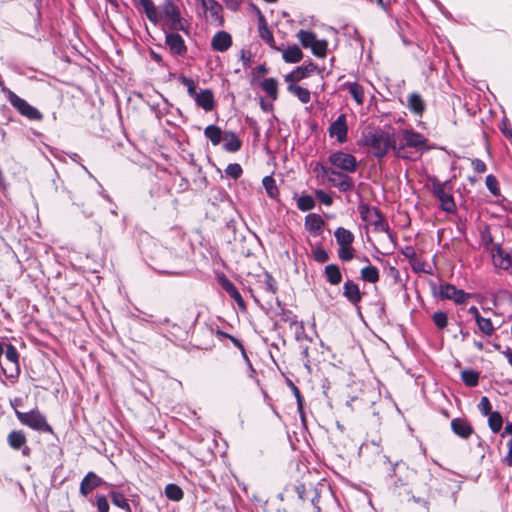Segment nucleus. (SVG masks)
<instances>
[{
	"label": "nucleus",
	"mask_w": 512,
	"mask_h": 512,
	"mask_svg": "<svg viewBox=\"0 0 512 512\" xmlns=\"http://www.w3.org/2000/svg\"><path fill=\"white\" fill-rule=\"evenodd\" d=\"M360 277L365 282L376 283L379 281L380 278L379 270L377 269V267L369 263L367 266L361 269Z\"/></svg>",
	"instance_id": "72a5a7b5"
},
{
	"label": "nucleus",
	"mask_w": 512,
	"mask_h": 512,
	"mask_svg": "<svg viewBox=\"0 0 512 512\" xmlns=\"http://www.w3.org/2000/svg\"><path fill=\"white\" fill-rule=\"evenodd\" d=\"M316 205V201L312 195L302 193L297 198V208L302 212L312 210Z\"/></svg>",
	"instance_id": "a19ab883"
},
{
	"label": "nucleus",
	"mask_w": 512,
	"mask_h": 512,
	"mask_svg": "<svg viewBox=\"0 0 512 512\" xmlns=\"http://www.w3.org/2000/svg\"><path fill=\"white\" fill-rule=\"evenodd\" d=\"M407 107L414 115L422 116L426 105L422 96L418 92H413L408 96Z\"/></svg>",
	"instance_id": "b1692460"
},
{
	"label": "nucleus",
	"mask_w": 512,
	"mask_h": 512,
	"mask_svg": "<svg viewBox=\"0 0 512 512\" xmlns=\"http://www.w3.org/2000/svg\"><path fill=\"white\" fill-rule=\"evenodd\" d=\"M310 49L314 56L318 58H324L327 54L328 41L326 39H316L315 43H313Z\"/></svg>",
	"instance_id": "de8ad7c7"
},
{
	"label": "nucleus",
	"mask_w": 512,
	"mask_h": 512,
	"mask_svg": "<svg viewBox=\"0 0 512 512\" xmlns=\"http://www.w3.org/2000/svg\"><path fill=\"white\" fill-rule=\"evenodd\" d=\"M439 297L443 300H452L456 304H463L467 301L469 295L462 289H458L455 285L445 283L440 285Z\"/></svg>",
	"instance_id": "9b49d317"
},
{
	"label": "nucleus",
	"mask_w": 512,
	"mask_h": 512,
	"mask_svg": "<svg viewBox=\"0 0 512 512\" xmlns=\"http://www.w3.org/2000/svg\"><path fill=\"white\" fill-rule=\"evenodd\" d=\"M165 44L173 56L184 57L187 54V45L177 32H165Z\"/></svg>",
	"instance_id": "9d476101"
},
{
	"label": "nucleus",
	"mask_w": 512,
	"mask_h": 512,
	"mask_svg": "<svg viewBox=\"0 0 512 512\" xmlns=\"http://www.w3.org/2000/svg\"><path fill=\"white\" fill-rule=\"evenodd\" d=\"M485 184H486L487 189L493 196L500 195L499 183H498L497 178L494 175H492V174L487 175L486 179H485Z\"/></svg>",
	"instance_id": "13d9d810"
},
{
	"label": "nucleus",
	"mask_w": 512,
	"mask_h": 512,
	"mask_svg": "<svg viewBox=\"0 0 512 512\" xmlns=\"http://www.w3.org/2000/svg\"><path fill=\"white\" fill-rule=\"evenodd\" d=\"M328 161L331 165L345 173H354L358 167L356 157L341 150L332 152L328 157Z\"/></svg>",
	"instance_id": "423d86ee"
},
{
	"label": "nucleus",
	"mask_w": 512,
	"mask_h": 512,
	"mask_svg": "<svg viewBox=\"0 0 512 512\" xmlns=\"http://www.w3.org/2000/svg\"><path fill=\"white\" fill-rule=\"evenodd\" d=\"M257 11L258 18V31L260 38L266 42L271 48H275V40L272 31L267 25V21L261 10L256 6L252 5Z\"/></svg>",
	"instance_id": "2eb2a0df"
},
{
	"label": "nucleus",
	"mask_w": 512,
	"mask_h": 512,
	"mask_svg": "<svg viewBox=\"0 0 512 512\" xmlns=\"http://www.w3.org/2000/svg\"><path fill=\"white\" fill-rule=\"evenodd\" d=\"M225 174L234 180L239 179L243 174V169L238 163H230L225 168Z\"/></svg>",
	"instance_id": "bf43d9fd"
},
{
	"label": "nucleus",
	"mask_w": 512,
	"mask_h": 512,
	"mask_svg": "<svg viewBox=\"0 0 512 512\" xmlns=\"http://www.w3.org/2000/svg\"><path fill=\"white\" fill-rule=\"evenodd\" d=\"M347 120L345 114H340L337 119L331 123L329 127V134L331 137L336 136L339 143L347 141Z\"/></svg>",
	"instance_id": "4468645a"
},
{
	"label": "nucleus",
	"mask_w": 512,
	"mask_h": 512,
	"mask_svg": "<svg viewBox=\"0 0 512 512\" xmlns=\"http://www.w3.org/2000/svg\"><path fill=\"white\" fill-rule=\"evenodd\" d=\"M262 89L267 93L272 100L277 99L278 95V82L275 78H266L261 82Z\"/></svg>",
	"instance_id": "79ce46f5"
},
{
	"label": "nucleus",
	"mask_w": 512,
	"mask_h": 512,
	"mask_svg": "<svg viewBox=\"0 0 512 512\" xmlns=\"http://www.w3.org/2000/svg\"><path fill=\"white\" fill-rule=\"evenodd\" d=\"M503 425V417L499 411H493L488 416V426L493 433H498Z\"/></svg>",
	"instance_id": "a18cd8bd"
},
{
	"label": "nucleus",
	"mask_w": 512,
	"mask_h": 512,
	"mask_svg": "<svg viewBox=\"0 0 512 512\" xmlns=\"http://www.w3.org/2000/svg\"><path fill=\"white\" fill-rule=\"evenodd\" d=\"M450 426L452 432L462 439H468L474 433L471 423L464 418L452 419Z\"/></svg>",
	"instance_id": "dca6fc26"
},
{
	"label": "nucleus",
	"mask_w": 512,
	"mask_h": 512,
	"mask_svg": "<svg viewBox=\"0 0 512 512\" xmlns=\"http://www.w3.org/2000/svg\"><path fill=\"white\" fill-rule=\"evenodd\" d=\"M93 505L97 507L98 512H109L110 505L107 496L103 494H96L95 503Z\"/></svg>",
	"instance_id": "e2e57ef3"
},
{
	"label": "nucleus",
	"mask_w": 512,
	"mask_h": 512,
	"mask_svg": "<svg viewBox=\"0 0 512 512\" xmlns=\"http://www.w3.org/2000/svg\"><path fill=\"white\" fill-rule=\"evenodd\" d=\"M161 12L167 21L181 14L179 7L174 3V0H164L161 5Z\"/></svg>",
	"instance_id": "4c0bfd02"
},
{
	"label": "nucleus",
	"mask_w": 512,
	"mask_h": 512,
	"mask_svg": "<svg viewBox=\"0 0 512 512\" xmlns=\"http://www.w3.org/2000/svg\"><path fill=\"white\" fill-rule=\"evenodd\" d=\"M194 100L198 107L204 109L207 112L212 111L215 107L214 94L211 89L201 90L196 95Z\"/></svg>",
	"instance_id": "5701e85b"
},
{
	"label": "nucleus",
	"mask_w": 512,
	"mask_h": 512,
	"mask_svg": "<svg viewBox=\"0 0 512 512\" xmlns=\"http://www.w3.org/2000/svg\"><path fill=\"white\" fill-rule=\"evenodd\" d=\"M26 442V435L22 430H13L7 436V443L13 450H20Z\"/></svg>",
	"instance_id": "c85d7f7f"
},
{
	"label": "nucleus",
	"mask_w": 512,
	"mask_h": 512,
	"mask_svg": "<svg viewBox=\"0 0 512 512\" xmlns=\"http://www.w3.org/2000/svg\"><path fill=\"white\" fill-rule=\"evenodd\" d=\"M295 328V339L297 341H301L303 339L312 342V338L309 337L305 332V327L303 321H298L297 324L294 325Z\"/></svg>",
	"instance_id": "0e129e2a"
},
{
	"label": "nucleus",
	"mask_w": 512,
	"mask_h": 512,
	"mask_svg": "<svg viewBox=\"0 0 512 512\" xmlns=\"http://www.w3.org/2000/svg\"><path fill=\"white\" fill-rule=\"evenodd\" d=\"M5 364L7 367H2L4 374L7 377H13L14 373L19 374V354L14 345L7 343L5 345Z\"/></svg>",
	"instance_id": "6e6552de"
},
{
	"label": "nucleus",
	"mask_w": 512,
	"mask_h": 512,
	"mask_svg": "<svg viewBox=\"0 0 512 512\" xmlns=\"http://www.w3.org/2000/svg\"><path fill=\"white\" fill-rule=\"evenodd\" d=\"M374 208L375 207H371L367 203L361 202L358 206V211H359L361 219L365 222L370 223V221L374 217Z\"/></svg>",
	"instance_id": "603ef678"
},
{
	"label": "nucleus",
	"mask_w": 512,
	"mask_h": 512,
	"mask_svg": "<svg viewBox=\"0 0 512 512\" xmlns=\"http://www.w3.org/2000/svg\"><path fill=\"white\" fill-rule=\"evenodd\" d=\"M15 415L18 421L29 428L46 433H53L52 427L47 423L46 417L37 409L29 412H21L15 409Z\"/></svg>",
	"instance_id": "20e7f679"
},
{
	"label": "nucleus",
	"mask_w": 512,
	"mask_h": 512,
	"mask_svg": "<svg viewBox=\"0 0 512 512\" xmlns=\"http://www.w3.org/2000/svg\"><path fill=\"white\" fill-rule=\"evenodd\" d=\"M216 336L218 337V339L220 341H223L224 339H229L233 343V345L240 350V352L245 350V347H244L243 343L241 342V340L234 337L233 335H230L227 332L220 330L219 328H217V330H216Z\"/></svg>",
	"instance_id": "864d4df0"
},
{
	"label": "nucleus",
	"mask_w": 512,
	"mask_h": 512,
	"mask_svg": "<svg viewBox=\"0 0 512 512\" xmlns=\"http://www.w3.org/2000/svg\"><path fill=\"white\" fill-rule=\"evenodd\" d=\"M265 290L269 293L276 294L278 290L277 282L269 273L265 274L264 279Z\"/></svg>",
	"instance_id": "69168bd1"
},
{
	"label": "nucleus",
	"mask_w": 512,
	"mask_h": 512,
	"mask_svg": "<svg viewBox=\"0 0 512 512\" xmlns=\"http://www.w3.org/2000/svg\"><path fill=\"white\" fill-rule=\"evenodd\" d=\"M324 225V220L316 213H310L305 217V229L313 236L321 235Z\"/></svg>",
	"instance_id": "412c9836"
},
{
	"label": "nucleus",
	"mask_w": 512,
	"mask_h": 512,
	"mask_svg": "<svg viewBox=\"0 0 512 512\" xmlns=\"http://www.w3.org/2000/svg\"><path fill=\"white\" fill-rule=\"evenodd\" d=\"M200 2L204 11L209 12L212 21L215 22L218 26L223 25V8L221 4L216 0H200Z\"/></svg>",
	"instance_id": "a211bd4d"
},
{
	"label": "nucleus",
	"mask_w": 512,
	"mask_h": 512,
	"mask_svg": "<svg viewBox=\"0 0 512 512\" xmlns=\"http://www.w3.org/2000/svg\"><path fill=\"white\" fill-rule=\"evenodd\" d=\"M324 276L327 282L333 286H336L342 282L343 276L339 265L328 264L324 268Z\"/></svg>",
	"instance_id": "cd10ccee"
},
{
	"label": "nucleus",
	"mask_w": 512,
	"mask_h": 512,
	"mask_svg": "<svg viewBox=\"0 0 512 512\" xmlns=\"http://www.w3.org/2000/svg\"><path fill=\"white\" fill-rule=\"evenodd\" d=\"M191 164L195 167L197 174L194 179V183L201 189L207 188L209 182L207 180L205 173L202 170V167L197 166L193 161L191 162Z\"/></svg>",
	"instance_id": "6e6d98bb"
},
{
	"label": "nucleus",
	"mask_w": 512,
	"mask_h": 512,
	"mask_svg": "<svg viewBox=\"0 0 512 512\" xmlns=\"http://www.w3.org/2000/svg\"><path fill=\"white\" fill-rule=\"evenodd\" d=\"M204 136L210 140L213 146H217L224 139V132L215 124H210L204 129Z\"/></svg>",
	"instance_id": "7c9ffc66"
},
{
	"label": "nucleus",
	"mask_w": 512,
	"mask_h": 512,
	"mask_svg": "<svg viewBox=\"0 0 512 512\" xmlns=\"http://www.w3.org/2000/svg\"><path fill=\"white\" fill-rule=\"evenodd\" d=\"M297 37L304 48H311L315 40L317 39L316 34L309 30H299Z\"/></svg>",
	"instance_id": "37998d69"
},
{
	"label": "nucleus",
	"mask_w": 512,
	"mask_h": 512,
	"mask_svg": "<svg viewBox=\"0 0 512 512\" xmlns=\"http://www.w3.org/2000/svg\"><path fill=\"white\" fill-rule=\"evenodd\" d=\"M475 321L477 323L479 330L484 335L491 336L494 333L495 327L493 326V323L490 318H484L481 316Z\"/></svg>",
	"instance_id": "3c124183"
},
{
	"label": "nucleus",
	"mask_w": 512,
	"mask_h": 512,
	"mask_svg": "<svg viewBox=\"0 0 512 512\" xmlns=\"http://www.w3.org/2000/svg\"><path fill=\"white\" fill-rule=\"evenodd\" d=\"M348 90L351 97L357 102V104H363L364 90L361 85L356 82L348 83Z\"/></svg>",
	"instance_id": "09e8293b"
},
{
	"label": "nucleus",
	"mask_w": 512,
	"mask_h": 512,
	"mask_svg": "<svg viewBox=\"0 0 512 512\" xmlns=\"http://www.w3.org/2000/svg\"><path fill=\"white\" fill-rule=\"evenodd\" d=\"M218 282L222 289L237 303L238 308L241 311L246 310V303L233 282L230 281L224 274L218 277Z\"/></svg>",
	"instance_id": "ddd939ff"
},
{
	"label": "nucleus",
	"mask_w": 512,
	"mask_h": 512,
	"mask_svg": "<svg viewBox=\"0 0 512 512\" xmlns=\"http://www.w3.org/2000/svg\"><path fill=\"white\" fill-rule=\"evenodd\" d=\"M313 257L318 263H325L329 260V254L322 246H318L313 250Z\"/></svg>",
	"instance_id": "338daca9"
},
{
	"label": "nucleus",
	"mask_w": 512,
	"mask_h": 512,
	"mask_svg": "<svg viewBox=\"0 0 512 512\" xmlns=\"http://www.w3.org/2000/svg\"><path fill=\"white\" fill-rule=\"evenodd\" d=\"M277 315L280 316V320L282 322H288L290 327H293L298 322L297 315H295L291 310L282 309V311H279Z\"/></svg>",
	"instance_id": "680f3d73"
},
{
	"label": "nucleus",
	"mask_w": 512,
	"mask_h": 512,
	"mask_svg": "<svg viewBox=\"0 0 512 512\" xmlns=\"http://www.w3.org/2000/svg\"><path fill=\"white\" fill-rule=\"evenodd\" d=\"M432 320L438 329H444L448 325V315L444 311H436L432 315Z\"/></svg>",
	"instance_id": "5fc2aeb1"
},
{
	"label": "nucleus",
	"mask_w": 512,
	"mask_h": 512,
	"mask_svg": "<svg viewBox=\"0 0 512 512\" xmlns=\"http://www.w3.org/2000/svg\"><path fill=\"white\" fill-rule=\"evenodd\" d=\"M334 236L339 246L352 245L354 241L353 233L343 227H338L334 232Z\"/></svg>",
	"instance_id": "f704fd0d"
},
{
	"label": "nucleus",
	"mask_w": 512,
	"mask_h": 512,
	"mask_svg": "<svg viewBox=\"0 0 512 512\" xmlns=\"http://www.w3.org/2000/svg\"><path fill=\"white\" fill-rule=\"evenodd\" d=\"M104 486L106 488L114 487L113 484L106 482L103 478L98 476L96 473L90 471L88 472L80 483V494L82 496H87L94 489Z\"/></svg>",
	"instance_id": "1a4fd4ad"
},
{
	"label": "nucleus",
	"mask_w": 512,
	"mask_h": 512,
	"mask_svg": "<svg viewBox=\"0 0 512 512\" xmlns=\"http://www.w3.org/2000/svg\"><path fill=\"white\" fill-rule=\"evenodd\" d=\"M139 250L144 261L158 274L166 276L181 275L175 268L178 256L167 247L159 244L148 234L141 236Z\"/></svg>",
	"instance_id": "f257e3e1"
},
{
	"label": "nucleus",
	"mask_w": 512,
	"mask_h": 512,
	"mask_svg": "<svg viewBox=\"0 0 512 512\" xmlns=\"http://www.w3.org/2000/svg\"><path fill=\"white\" fill-rule=\"evenodd\" d=\"M2 92L11 104V106L23 117L30 121H41L43 114L34 106L29 104L25 99L18 96L15 92L7 87L2 88Z\"/></svg>",
	"instance_id": "7ed1b4c3"
},
{
	"label": "nucleus",
	"mask_w": 512,
	"mask_h": 512,
	"mask_svg": "<svg viewBox=\"0 0 512 512\" xmlns=\"http://www.w3.org/2000/svg\"><path fill=\"white\" fill-rule=\"evenodd\" d=\"M168 22L169 29L171 30L170 32L183 31L188 33L189 23L181 16V14L169 19Z\"/></svg>",
	"instance_id": "ea45409f"
},
{
	"label": "nucleus",
	"mask_w": 512,
	"mask_h": 512,
	"mask_svg": "<svg viewBox=\"0 0 512 512\" xmlns=\"http://www.w3.org/2000/svg\"><path fill=\"white\" fill-rule=\"evenodd\" d=\"M447 186H451V181L440 182L437 178L432 179V193L440 201V209L446 213H454L456 204L453 195L445 191Z\"/></svg>",
	"instance_id": "39448f33"
},
{
	"label": "nucleus",
	"mask_w": 512,
	"mask_h": 512,
	"mask_svg": "<svg viewBox=\"0 0 512 512\" xmlns=\"http://www.w3.org/2000/svg\"><path fill=\"white\" fill-rule=\"evenodd\" d=\"M310 484L308 485L304 483H297L295 485H292L291 487H288L286 489L287 492L292 491L297 494L298 498L302 500L303 502L309 501L308 498V490H310Z\"/></svg>",
	"instance_id": "49530a36"
},
{
	"label": "nucleus",
	"mask_w": 512,
	"mask_h": 512,
	"mask_svg": "<svg viewBox=\"0 0 512 512\" xmlns=\"http://www.w3.org/2000/svg\"><path fill=\"white\" fill-rule=\"evenodd\" d=\"M308 492V498L310 504L314 508L315 512H321V498L322 496L331 494L329 486L325 483H318L316 486L310 484V490Z\"/></svg>",
	"instance_id": "f8f14e48"
},
{
	"label": "nucleus",
	"mask_w": 512,
	"mask_h": 512,
	"mask_svg": "<svg viewBox=\"0 0 512 512\" xmlns=\"http://www.w3.org/2000/svg\"><path fill=\"white\" fill-rule=\"evenodd\" d=\"M262 185L269 198L276 200L279 196V189L272 175H267L262 179Z\"/></svg>",
	"instance_id": "c9c22d12"
},
{
	"label": "nucleus",
	"mask_w": 512,
	"mask_h": 512,
	"mask_svg": "<svg viewBox=\"0 0 512 512\" xmlns=\"http://www.w3.org/2000/svg\"><path fill=\"white\" fill-rule=\"evenodd\" d=\"M288 385L290 386V388H291V390L293 392V397H295V399H296L297 409H298L301 417L303 418V415H304V413H303L304 398L301 395V392L298 389V387L291 380L288 381Z\"/></svg>",
	"instance_id": "4d7b16f0"
},
{
	"label": "nucleus",
	"mask_w": 512,
	"mask_h": 512,
	"mask_svg": "<svg viewBox=\"0 0 512 512\" xmlns=\"http://www.w3.org/2000/svg\"><path fill=\"white\" fill-rule=\"evenodd\" d=\"M395 133L385 132L381 128H374L364 134V144L371 148V152L378 161L386 157L391 147H394Z\"/></svg>",
	"instance_id": "f03ea898"
},
{
	"label": "nucleus",
	"mask_w": 512,
	"mask_h": 512,
	"mask_svg": "<svg viewBox=\"0 0 512 512\" xmlns=\"http://www.w3.org/2000/svg\"><path fill=\"white\" fill-rule=\"evenodd\" d=\"M480 374L473 369H465L461 372V380L467 387H476L479 384Z\"/></svg>",
	"instance_id": "e433bc0d"
},
{
	"label": "nucleus",
	"mask_w": 512,
	"mask_h": 512,
	"mask_svg": "<svg viewBox=\"0 0 512 512\" xmlns=\"http://www.w3.org/2000/svg\"><path fill=\"white\" fill-rule=\"evenodd\" d=\"M139 6L142 8L146 17L153 24H157L159 21V16L157 14V9L152 0H138Z\"/></svg>",
	"instance_id": "2f4dec72"
},
{
	"label": "nucleus",
	"mask_w": 512,
	"mask_h": 512,
	"mask_svg": "<svg viewBox=\"0 0 512 512\" xmlns=\"http://www.w3.org/2000/svg\"><path fill=\"white\" fill-rule=\"evenodd\" d=\"M318 71V66L311 60H309L308 63L298 66L295 69V72H297V79H305L310 76L311 73Z\"/></svg>",
	"instance_id": "c03bdc74"
},
{
	"label": "nucleus",
	"mask_w": 512,
	"mask_h": 512,
	"mask_svg": "<svg viewBox=\"0 0 512 512\" xmlns=\"http://www.w3.org/2000/svg\"><path fill=\"white\" fill-rule=\"evenodd\" d=\"M343 296L353 306H357L362 300V293L358 284L348 279L343 285Z\"/></svg>",
	"instance_id": "6ab92c4d"
},
{
	"label": "nucleus",
	"mask_w": 512,
	"mask_h": 512,
	"mask_svg": "<svg viewBox=\"0 0 512 512\" xmlns=\"http://www.w3.org/2000/svg\"><path fill=\"white\" fill-rule=\"evenodd\" d=\"M303 58V52L299 48L298 45L293 44L292 46H288L282 53V59L286 63H298Z\"/></svg>",
	"instance_id": "c756f323"
},
{
	"label": "nucleus",
	"mask_w": 512,
	"mask_h": 512,
	"mask_svg": "<svg viewBox=\"0 0 512 512\" xmlns=\"http://www.w3.org/2000/svg\"><path fill=\"white\" fill-rule=\"evenodd\" d=\"M338 257L343 262H349L354 258V248L352 245L339 246Z\"/></svg>",
	"instance_id": "052dcab7"
},
{
	"label": "nucleus",
	"mask_w": 512,
	"mask_h": 512,
	"mask_svg": "<svg viewBox=\"0 0 512 512\" xmlns=\"http://www.w3.org/2000/svg\"><path fill=\"white\" fill-rule=\"evenodd\" d=\"M108 497L111 499V502L114 506L123 509L126 512H132L128 499L124 492L110 489L108 491Z\"/></svg>",
	"instance_id": "a878e982"
},
{
	"label": "nucleus",
	"mask_w": 512,
	"mask_h": 512,
	"mask_svg": "<svg viewBox=\"0 0 512 512\" xmlns=\"http://www.w3.org/2000/svg\"><path fill=\"white\" fill-rule=\"evenodd\" d=\"M406 148H408L405 143L404 144H400V145H397L396 144V139L394 140V147H391L390 150L393 151L395 157L399 158V159H403V160H408V161H413L415 160L416 158L413 157L407 150Z\"/></svg>",
	"instance_id": "8fccbe9b"
},
{
	"label": "nucleus",
	"mask_w": 512,
	"mask_h": 512,
	"mask_svg": "<svg viewBox=\"0 0 512 512\" xmlns=\"http://www.w3.org/2000/svg\"><path fill=\"white\" fill-rule=\"evenodd\" d=\"M492 256L495 265L502 269H508L512 265L510 254L503 250L500 243L494 244Z\"/></svg>",
	"instance_id": "4be33fe9"
},
{
	"label": "nucleus",
	"mask_w": 512,
	"mask_h": 512,
	"mask_svg": "<svg viewBox=\"0 0 512 512\" xmlns=\"http://www.w3.org/2000/svg\"><path fill=\"white\" fill-rule=\"evenodd\" d=\"M287 89L289 92L294 94L303 104H306L311 100L310 91L302 86L289 84Z\"/></svg>",
	"instance_id": "58836bf2"
},
{
	"label": "nucleus",
	"mask_w": 512,
	"mask_h": 512,
	"mask_svg": "<svg viewBox=\"0 0 512 512\" xmlns=\"http://www.w3.org/2000/svg\"><path fill=\"white\" fill-rule=\"evenodd\" d=\"M231 35L224 31H218L211 40V47L214 51L225 52L232 46Z\"/></svg>",
	"instance_id": "aec40b11"
},
{
	"label": "nucleus",
	"mask_w": 512,
	"mask_h": 512,
	"mask_svg": "<svg viewBox=\"0 0 512 512\" xmlns=\"http://www.w3.org/2000/svg\"><path fill=\"white\" fill-rule=\"evenodd\" d=\"M402 134L405 145L408 148H413L421 154L431 149L428 144V139L423 134L415 131L414 129H404Z\"/></svg>",
	"instance_id": "0eeeda50"
},
{
	"label": "nucleus",
	"mask_w": 512,
	"mask_h": 512,
	"mask_svg": "<svg viewBox=\"0 0 512 512\" xmlns=\"http://www.w3.org/2000/svg\"><path fill=\"white\" fill-rule=\"evenodd\" d=\"M374 217L370 221V224L374 227L375 230L385 232L392 243L396 244V237L391 231L387 220L385 219L384 214L381 212L379 208H374Z\"/></svg>",
	"instance_id": "f3484780"
},
{
	"label": "nucleus",
	"mask_w": 512,
	"mask_h": 512,
	"mask_svg": "<svg viewBox=\"0 0 512 512\" xmlns=\"http://www.w3.org/2000/svg\"><path fill=\"white\" fill-rule=\"evenodd\" d=\"M164 494L168 500L174 502H179L184 497V492L182 488L175 483L167 484L164 488Z\"/></svg>",
	"instance_id": "473e14b6"
},
{
	"label": "nucleus",
	"mask_w": 512,
	"mask_h": 512,
	"mask_svg": "<svg viewBox=\"0 0 512 512\" xmlns=\"http://www.w3.org/2000/svg\"><path fill=\"white\" fill-rule=\"evenodd\" d=\"M336 176L339 178V181L329 179V184L331 186L338 188L341 192H348L354 189V181L347 173H343L338 170V174H336Z\"/></svg>",
	"instance_id": "393cba45"
},
{
	"label": "nucleus",
	"mask_w": 512,
	"mask_h": 512,
	"mask_svg": "<svg viewBox=\"0 0 512 512\" xmlns=\"http://www.w3.org/2000/svg\"><path fill=\"white\" fill-rule=\"evenodd\" d=\"M315 196L320 201V203L325 206H331L333 204L332 196L322 189L315 190Z\"/></svg>",
	"instance_id": "774afa93"
},
{
	"label": "nucleus",
	"mask_w": 512,
	"mask_h": 512,
	"mask_svg": "<svg viewBox=\"0 0 512 512\" xmlns=\"http://www.w3.org/2000/svg\"><path fill=\"white\" fill-rule=\"evenodd\" d=\"M224 140L223 149L229 153H235L239 151L242 147V141L233 131H225L224 132Z\"/></svg>",
	"instance_id": "bb28decb"
}]
</instances>
